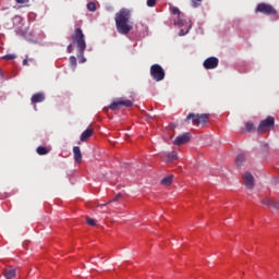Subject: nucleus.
Listing matches in <instances>:
<instances>
[{
	"mask_svg": "<svg viewBox=\"0 0 279 279\" xmlns=\"http://www.w3.org/2000/svg\"><path fill=\"white\" fill-rule=\"evenodd\" d=\"M116 27L119 34L128 35L133 29V22H131V11L122 8L114 16Z\"/></svg>",
	"mask_w": 279,
	"mask_h": 279,
	"instance_id": "nucleus-1",
	"label": "nucleus"
},
{
	"mask_svg": "<svg viewBox=\"0 0 279 279\" xmlns=\"http://www.w3.org/2000/svg\"><path fill=\"white\" fill-rule=\"evenodd\" d=\"M255 12L265 15H277V10L271 4L265 2L258 3Z\"/></svg>",
	"mask_w": 279,
	"mask_h": 279,
	"instance_id": "nucleus-5",
	"label": "nucleus"
},
{
	"mask_svg": "<svg viewBox=\"0 0 279 279\" xmlns=\"http://www.w3.org/2000/svg\"><path fill=\"white\" fill-rule=\"evenodd\" d=\"M36 151L39 156H45V155L49 154V150L43 146H39Z\"/></svg>",
	"mask_w": 279,
	"mask_h": 279,
	"instance_id": "nucleus-20",
	"label": "nucleus"
},
{
	"mask_svg": "<svg viewBox=\"0 0 279 279\" xmlns=\"http://www.w3.org/2000/svg\"><path fill=\"white\" fill-rule=\"evenodd\" d=\"M245 130H246V132H252L254 130L253 122H246Z\"/></svg>",
	"mask_w": 279,
	"mask_h": 279,
	"instance_id": "nucleus-24",
	"label": "nucleus"
},
{
	"mask_svg": "<svg viewBox=\"0 0 279 279\" xmlns=\"http://www.w3.org/2000/svg\"><path fill=\"white\" fill-rule=\"evenodd\" d=\"M66 50H68V53H72L73 52V44H69Z\"/></svg>",
	"mask_w": 279,
	"mask_h": 279,
	"instance_id": "nucleus-31",
	"label": "nucleus"
},
{
	"mask_svg": "<svg viewBox=\"0 0 279 279\" xmlns=\"http://www.w3.org/2000/svg\"><path fill=\"white\" fill-rule=\"evenodd\" d=\"M275 126V118H272L271 116H268V118H266V120H262L260 124L257 129V132L259 135L270 131L271 129H274Z\"/></svg>",
	"mask_w": 279,
	"mask_h": 279,
	"instance_id": "nucleus-4",
	"label": "nucleus"
},
{
	"mask_svg": "<svg viewBox=\"0 0 279 279\" xmlns=\"http://www.w3.org/2000/svg\"><path fill=\"white\" fill-rule=\"evenodd\" d=\"M94 133H95V131L93 129H86L85 131H83V133L81 135V142L88 141V138H90Z\"/></svg>",
	"mask_w": 279,
	"mask_h": 279,
	"instance_id": "nucleus-14",
	"label": "nucleus"
},
{
	"mask_svg": "<svg viewBox=\"0 0 279 279\" xmlns=\"http://www.w3.org/2000/svg\"><path fill=\"white\" fill-rule=\"evenodd\" d=\"M32 104H40L45 101V94L38 93V94H33L31 98Z\"/></svg>",
	"mask_w": 279,
	"mask_h": 279,
	"instance_id": "nucleus-13",
	"label": "nucleus"
},
{
	"mask_svg": "<svg viewBox=\"0 0 279 279\" xmlns=\"http://www.w3.org/2000/svg\"><path fill=\"white\" fill-rule=\"evenodd\" d=\"M202 1H203V0H191L192 7H193L194 9L199 8V7L202 5Z\"/></svg>",
	"mask_w": 279,
	"mask_h": 279,
	"instance_id": "nucleus-23",
	"label": "nucleus"
},
{
	"mask_svg": "<svg viewBox=\"0 0 279 279\" xmlns=\"http://www.w3.org/2000/svg\"><path fill=\"white\" fill-rule=\"evenodd\" d=\"M70 66L75 70L77 68V59L75 57H70Z\"/></svg>",
	"mask_w": 279,
	"mask_h": 279,
	"instance_id": "nucleus-22",
	"label": "nucleus"
},
{
	"mask_svg": "<svg viewBox=\"0 0 279 279\" xmlns=\"http://www.w3.org/2000/svg\"><path fill=\"white\" fill-rule=\"evenodd\" d=\"M243 183L244 185L248 189V190H252L255 185L254 183V177L250 173V172H246L243 174Z\"/></svg>",
	"mask_w": 279,
	"mask_h": 279,
	"instance_id": "nucleus-11",
	"label": "nucleus"
},
{
	"mask_svg": "<svg viewBox=\"0 0 279 279\" xmlns=\"http://www.w3.org/2000/svg\"><path fill=\"white\" fill-rule=\"evenodd\" d=\"M23 65H27V59H24Z\"/></svg>",
	"mask_w": 279,
	"mask_h": 279,
	"instance_id": "nucleus-33",
	"label": "nucleus"
},
{
	"mask_svg": "<svg viewBox=\"0 0 279 279\" xmlns=\"http://www.w3.org/2000/svg\"><path fill=\"white\" fill-rule=\"evenodd\" d=\"M263 205L269 206V207H276L277 209H279V202L278 203H274L272 201H269L268 198L263 199L262 201Z\"/></svg>",
	"mask_w": 279,
	"mask_h": 279,
	"instance_id": "nucleus-16",
	"label": "nucleus"
},
{
	"mask_svg": "<svg viewBox=\"0 0 279 279\" xmlns=\"http://www.w3.org/2000/svg\"><path fill=\"white\" fill-rule=\"evenodd\" d=\"M246 158L244 155H239L235 159V163L238 167L243 166V163L245 162Z\"/></svg>",
	"mask_w": 279,
	"mask_h": 279,
	"instance_id": "nucleus-18",
	"label": "nucleus"
},
{
	"mask_svg": "<svg viewBox=\"0 0 279 279\" xmlns=\"http://www.w3.org/2000/svg\"><path fill=\"white\" fill-rule=\"evenodd\" d=\"M264 146H265V147H268V145H267V144H265Z\"/></svg>",
	"mask_w": 279,
	"mask_h": 279,
	"instance_id": "nucleus-34",
	"label": "nucleus"
},
{
	"mask_svg": "<svg viewBox=\"0 0 279 279\" xmlns=\"http://www.w3.org/2000/svg\"><path fill=\"white\" fill-rule=\"evenodd\" d=\"M218 64H219V61L216 57H209L204 61V68L206 70H214L218 66Z\"/></svg>",
	"mask_w": 279,
	"mask_h": 279,
	"instance_id": "nucleus-8",
	"label": "nucleus"
},
{
	"mask_svg": "<svg viewBox=\"0 0 279 279\" xmlns=\"http://www.w3.org/2000/svg\"><path fill=\"white\" fill-rule=\"evenodd\" d=\"M72 40L76 45L78 53L83 56L86 51V37L80 27H76L74 34H72Z\"/></svg>",
	"mask_w": 279,
	"mask_h": 279,
	"instance_id": "nucleus-2",
	"label": "nucleus"
},
{
	"mask_svg": "<svg viewBox=\"0 0 279 279\" xmlns=\"http://www.w3.org/2000/svg\"><path fill=\"white\" fill-rule=\"evenodd\" d=\"M120 197H121V194H118V195H117L113 199H111L109 203L104 204V205H99V207H104V206H107V205L110 204V203H114V202L119 201Z\"/></svg>",
	"mask_w": 279,
	"mask_h": 279,
	"instance_id": "nucleus-26",
	"label": "nucleus"
},
{
	"mask_svg": "<svg viewBox=\"0 0 279 279\" xmlns=\"http://www.w3.org/2000/svg\"><path fill=\"white\" fill-rule=\"evenodd\" d=\"M167 158H168V160H167L168 162H172L178 159V154L175 151H172V153L168 154Z\"/></svg>",
	"mask_w": 279,
	"mask_h": 279,
	"instance_id": "nucleus-21",
	"label": "nucleus"
},
{
	"mask_svg": "<svg viewBox=\"0 0 279 279\" xmlns=\"http://www.w3.org/2000/svg\"><path fill=\"white\" fill-rule=\"evenodd\" d=\"M15 2H16L17 4H25V3H28L29 0H15Z\"/></svg>",
	"mask_w": 279,
	"mask_h": 279,
	"instance_id": "nucleus-30",
	"label": "nucleus"
},
{
	"mask_svg": "<svg viewBox=\"0 0 279 279\" xmlns=\"http://www.w3.org/2000/svg\"><path fill=\"white\" fill-rule=\"evenodd\" d=\"M191 137H192V135L190 133H184L183 135L178 136L174 140L173 144L175 146L184 145V144H186V143H189L191 141Z\"/></svg>",
	"mask_w": 279,
	"mask_h": 279,
	"instance_id": "nucleus-10",
	"label": "nucleus"
},
{
	"mask_svg": "<svg viewBox=\"0 0 279 279\" xmlns=\"http://www.w3.org/2000/svg\"><path fill=\"white\" fill-rule=\"evenodd\" d=\"M173 182V175H169L161 180V185L163 186H170Z\"/></svg>",
	"mask_w": 279,
	"mask_h": 279,
	"instance_id": "nucleus-17",
	"label": "nucleus"
},
{
	"mask_svg": "<svg viewBox=\"0 0 279 279\" xmlns=\"http://www.w3.org/2000/svg\"><path fill=\"white\" fill-rule=\"evenodd\" d=\"M3 59H4V60H14V59H16V54H5V56L3 57Z\"/></svg>",
	"mask_w": 279,
	"mask_h": 279,
	"instance_id": "nucleus-27",
	"label": "nucleus"
},
{
	"mask_svg": "<svg viewBox=\"0 0 279 279\" xmlns=\"http://www.w3.org/2000/svg\"><path fill=\"white\" fill-rule=\"evenodd\" d=\"M170 10H171V13H172L173 15H178V19L174 20V24H175V25H179V26H184L185 20H183V19L181 17V11L179 10V8H178V7H170Z\"/></svg>",
	"mask_w": 279,
	"mask_h": 279,
	"instance_id": "nucleus-9",
	"label": "nucleus"
},
{
	"mask_svg": "<svg viewBox=\"0 0 279 279\" xmlns=\"http://www.w3.org/2000/svg\"><path fill=\"white\" fill-rule=\"evenodd\" d=\"M86 223L88 225V226H92V227H95V226H97V223L95 222V220L93 219V218H86Z\"/></svg>",
	"mask_w": 279,
	"mask_h": 279,
	"instance_id": "nucleus-25",
	"label": "nucleus"
},
{
	"mask_svg": "<svg viewBox=\"0 0 279 279\" xmlns=\"http://www.w3.org/2000/svg\"><path fill=\"white\" fill-rule=\"evenodd\" d=\"M78 58H81L80 63H85L86 62V57H84V54H81L80 52H78Z\"/></svg>",
	"mask_w": 279,
	"mask_h": 279,
	"instance_id": "nucleus-29",
	"label": "nucleus"
},
{
	"mask_svg": "<svg viewBox=\"0 0 279 279\" xmlns=\"http://www.w3.org/2000/svg\"><path fill=\"white\" fill-rule=\"evenodd\" d=\"M73 154H74V161L76 163L82 162V150L80 149V147H74L73 148Z\"/></svg>",
	"mask_w": 279,
	"mask_h": 279,
	"instance_id": "nucleus-15",
	"label": "nucleus"
},
{
	"mask_svg": "<svg viewBox=\"0 0 279 279\" xmlns=\"http://www.w3.org/2000/svg\"><path fill=\"white\" fill-rule=\"evenodd\" d=\"M150 75L156 82H161L165 78V71L162 70L161 65L155 63L150 68Z\"/></svg>",
	"mask_w": 279,
	"mask_h": 279,
	"instance_id": "nucleus-6",
	"label": "nucleus"
},
{
	"mask_svg": "<svg viewBox=\"0 0 279 279\" xmlns=\"http://www.w3.org/2000/svg\"><path fill=\"white\" fill-rule=\"evenodd\" d=\"M133 106V102L132 100H116L113 102H111V105L109 106V108L111 110H118L120 109L121 107H126V108H130Z\"/></svg>",
	"mask_w": 279,
	"mask_h": 279,
	"instance_id": "nucleus-7",
	"label": "nucleus"
},
{
	"mask_svg": "<svg viewBox=\"0 0 279 279\" xmlns=\"http://www.w3.org/2000/svg\"><path fill=\"white\" fill-rule=\"evenodd\" d=\"M156 5V0H147V7L154 8Z\"/></svg>",
	"mask_w": 279,
	"mask_h": 279,
	"instance_id": "nucleus-28",
	"label": "nucleus"
},
{
	"mask_svg": "<svg viewBox=\"0 0 279 279\" xmlns=\"http://www.w3.org/2000/svg\"><path fill=\"white\" fill-rule=\"evenodd\" d=\"M16 275H17V270L12 267L4 269L3 271V276L5 277V279H13L16 277Z\"/></svg>",
	"mask_w": 279,
	"mask_h": 279,
	"instance_id": "nucleus-12",
	"label": "nucleus"
},
{
	"mask_svg": "<svg viewBox=\"0 0 279 279\" xmlns=\"http://www.w3.org/2000/svg\"><path fill=\"white\" fill-rule=\"evenodd\" d=\"M87 10H88L89 12H95V11H97V4H96L94 1L88 2V3H87Z\"/></svg>",
	"mask_w": 279,
	"mask_h": 279,
	"instance_id": "nucleus-19",
	"label": "nucleus"
},
{
	"mask_svg": "<svg viewBox=\"0 0 279 279\" xmlns=\"http://www.w3.org/2000/svg\"><path fill=\"white\" fill-rule=\"evenodd\" d=\"M191 119L194 125H201L207 123L209 116L208 113H189L185 121Z\"/></svg>",
	"mask_w": 279,
	"mask_h": 279,
	"instance_id": "nucleus-3",
	"label": "nucleus"
},
{
	"mask_svg": "<svg viewBox=\"0 0 279 279\" xmlns=\"http://www.w3.org/2000/svg\"><path fill=\"white\" fill-rule=\"evenodd\" d=\"M189 29H190V28H187L186 32H182V31H181L180 36H184L185 34H187V33H189Z\"/></svg>",
	"mask_w": 279,
	"mask_h": 279,
	"instance_id": "nucleus-32",
	"label": "nucleus"
}]
</instances>
